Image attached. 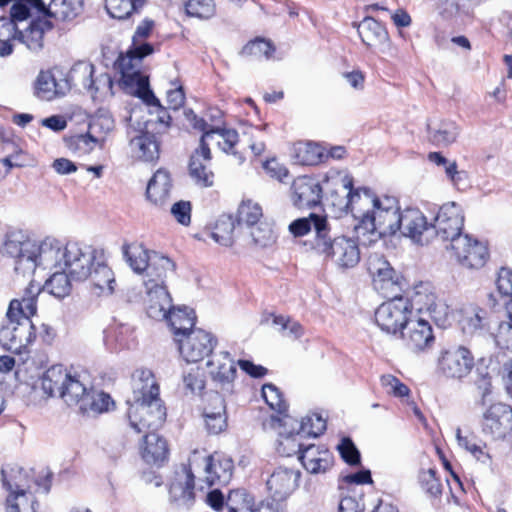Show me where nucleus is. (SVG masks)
I'll return each instance as SVG.
<instances>
[{
	"mask_svg": "<svg viewBox=\"0 0 512 512\" xmlns=\"http://www.w3.org/2000/svg\"><path fill=\"white\" fill-rule=\"evenodd\" d=\"M322 188L313 178L298 177L292 184V200L298 208H311L320 203Z\"/></svg>",
	"mask_w": 512,
	"mask_h": 512,
	"instance_id": "nucleus-32",
	"label": "nucleus"
},
{
	"mask_svg": "<svg viewBox=\"0 0 512 512\" xmlns=\"http://www.w3.org/2000/svg\"><path fill=\"white\" fill-rule=\"evenodd\" d=\"M459 322L464 333L469 335L481 333L488 327L487 311L470 305L462 309Z\"/></svg>",
	"mask_w": 512,
	"mask_h": 512,
	"instance_id": "nucleus-46",
	"label": "nucleus"
},
{
	"mask_svg": "<svg viewBox=\"0 0 512 512\" xmlns=\"http://www.w3.org/2000/svg\"><path fill=\"white\" fill-rule=\"evenodd\" d=\"M428 137L438 147H446L454 143L460 133L457 124L452 120L430 121L427 124Z\"/></svg>",
	"mask_w": 512,
	"mask_h": 512,
	"instance_id": "nucleus-45",
	"label": "nucleus"
},
{
	"mask_svg": "<svg viewBox=\"0 0 512 512\" xmlns=\"http://www.w3.org/2000/svg\"><path fill=\"white\" fill-rule=\"evenodd\" d=\"M400 214L397 200L394 197H383L373 217L374 229L367 230L368 242H375L381 237L392 236L399 232Z\"/></svg>",
	"mask_w": 512,
	"mask_h": 512,
	"instance_id": "nucleus-14",
	"label": "nucleus"
},
{
	"mask_svg": "<svg viewBox=\"0 0 512 512\" xmlns=\"http://www.w3.org/2000/svg\"><path fill=\"white\" fill-rule=\"evenodd\" d=\"M262 397L270 409L278 414H284L287 411V404L283 399L281 391L272 383L262 386Z\"/></svg>",
	"mask_w": 512,
	"mask_h": 512,
	"instance_id": "nucleus-62",
	"label": "nucleus"
},
{
	"mask_svg": "<svg viewBox=\"0 0 512 512\" xmlns=\"http://www.w3.org/2000/svg\"><path fill=\"white\" fill-rule=\"evenodd\" d=\"M151 250L146 249L140 243H125L122 246V254L130 266L137 274H143L150 260Z\"/></svg>",
	"mask_w": 512,
	"mask_h": 512,
	"instance_id": "nucleus-48",
	"label": "nucleus"
},
{
	"mask_svg": "<svg viewBox=\"0 0 512 512\" xmlns=\"http://www.w3.org/2000/svg\"><path fill=\"white\" fill-rule=\"evenodd\" d=\"M93 73L94 66L92 64L79 62L71 68L65 80H68L69 88L74 85L91 92L95 84Z\"/></svg>",
	"mask_w": 512,
	"mask_h": 512,
	"instance_id": "nucleus-54",
	"label": "nucleus"
},
{
	"mask_svg": "<svg viewBox=\"0 0 512 512\" xmlns=\"http://www.w3.org/2000/svg\"><path fill=\"white\" fill-rule=\"evenodd\" d=\"M472 383L479 397L478 403L482 406L492 401L494 394V386L492 376L487 367H477L474 373Z\"/></svg>",
	"mask_w": 512,
	"mask_h": 512,
	"instance_id": "nucleus-55",
	"label": "nucleus"
},
{
	"mask_svg": "<svg viewBox=\"0 0 512 512\" xmlns=\"http://www.w3.org/2000/svg\"><path fill=\"white\" fill-rule=\"evenodd\" d=\"M451 250L457 262L469 269L483 267L488 258L486 245L468 234L453 239Z\"/></svg>",
	"mask_w": 512,
	"mask_h": 512,
	"instance_id": "nucleus-18",
	"label": "nucleus"
},
{
	"mask_svg": "<svg viewBox=\"0 0 512 512\" xmlns=\"http://www.w3.org/2000/svg\"><path fill=\"white\" fill-rule=\"evenodd\" d=\"M382 198H378L369 188H358L352 191L349 198V209L357 221L354 231L357 238H365L367 230L374 229L373 217Z\"/></svg>",
	"mask_w": 512,
	"mask_h": 512,
	"instance_id": "nucleus-8",
	"label": "nucleus"
},
{
	"mask_svg": "<svg viewBox=\"0 0 512 512\" xmlns=\"http://www.w3.org/2000/svg\"><path fill=\"white\" fill-rule=\"evenodd\" d=\"M464 225V216L461 207L455 202H449L442 205L431 223L433 228V238L439 237L443 241H450L463 236L462 229Z\"/></svg>",
	"mask_w": 512,
	"mask_h": 512,
	"instance_id": "nucleus-16",
	"label": "nucleus"
},
{
	"mask_svg": "<svg viewBox=\"0 0 512 512\" xmlns=\"http://www.w3.org/2000/svg\"><path fill=\"white\" fill-rule=\"evenodd\" d=\"M235 222L231 216L222 215L217 220L211 237L222 246L229 247L234 242Z\"/></svg>",
	"mask_w": 512,
	"mask_h": 512,
	"instance_id": "nucleus-57",
	"label": "nucleus"
},
{
	"mask_svg": "<svg viewBox=\"0 0 512 512\" xmlns=\"http://www.w3.org/2000/svg\"><path fill=\"white\" fill-rule=\"evenodd\" d=\"M318 233L320 235L315 252L330 260L338 269H351L360 262L357 240L344 235L332 237L330 231L326 234Z\"/></svg>",
	"mask_w": 512,
	"mask_h": 512,
	"instance_id": "nucleus-4",
	"label": "nucleus"
},
{
	"mask_svg": "<svg viewBox=\"0 0 512 512\" xmlns=\"http://www.w3.org/2000/svg\"><path fill=\"white\" fill-rule=\"evenodd\" d=\"M368 271L373 288L383 297L399 295L406 286L404 277L379 254L375 253L369 257Z\"/></svg>",
	"mask_w": 512,
	"mask_h": 512,
	"instance_id": "nucleus-9",
	"label": "nucleus"
},
{
	"mask_svg": "<svg viewBox=\"0 0 512 512\" xmlns=\"http://www.w3.org/2000/svg\"><path fill=\"white\" fill-rule=\"evenodd\" d=\"M52 28V22L42 14L33 19L27 28L19 30L18 41L30 51L38 52L43 48L44 34Z\"/></svg>",
	"mask_w": 512,
	"mask_h": 512,
	"instance_id": "nucleus-38",
	"label": "nucleus"
},
{
	"mask_svg": "<svg viewBox=\"0 0 512 512\" xmlns=\"http://www.w3.org/2000/svg\"><path fill=\"white\" fill-rule=\"evenodd\" d=\"M41 292V284L31 280L20 298L10 301L6 317L8 319H15V316H17L20 318L28 317L30 319L37 312V302Z\"/></svg>",
	"mask_w": 512,
	"mask_h": 512,
	"instance_id": "nucleus-30",
	"label": "nucleus"
},
{
	"mask_svg": "<svg viewBox=\"0 0 512 512\" xmlns=\"http://www.w3.org/2000/svg\"><path fill=\"white\" fill-rule=\"evenodd\" d=\"M216 343V339L203 329H194L184 339L178 338L180 354L188 363L203 360L212 353Z\"/></svg>",
	"mask_w": 512,
	"mask_h": 512,
	"instance_id": "nucleus-19",
	"label": "nucleus"
},
{
	"mask_svg": "<svg viewBox=\"0 0 512 512\" xmlns=\"http://www.w3.org/2000/svg\"><path fill=\"white\" fill-rule=\"evenodd\" d=\"M293 445L297 447L294 452L299 453L301 464L310 474L325 473L333 466V454L325 446L310 444L304 447L295 442Z\"/></svg>",
	"mask_w": 512,
	"mask_h": 512,
	"instance_id": "nucleus-25",
	"label": "nucleus"
},
{
	"mask_svg": "<svg viewBox=\"0 0 512 512\" xmlns=\"http://www.w3.org/2000/svg\"><path fill=\"white\" fill-rule=\"evenodd\" d=\"M251 228V236L256 245L268 247L275 242L276 236L269 223L260 222Z\"/></svg>",
	"mask_w": 512,
	"mask_h": 512,
	"instance_id": "nucleus-63",
	"label": "nucleus"
},
{
	"mask_svg": "<svg viewBox=\"0 0 512 512\" xmlns=\"http://www.w3.org/2000/svg\"><path fill=\"white\" fill-rule=\"evenodd\" d=\"M410 350L419 352L431 346L434 341L429 322L421 316L413 314L399 336Z\"/></svg>",
	"mask_w": 512,
	"mask_h": 512,
	"instance_id": "nucleus-23",
	"label": "nucleus"
},
{
	"mask_svg": "<svg viewBox=\"0 0 512 512\" xmlns=\"http://www.w3.org/2000/svg\"><path fill=\"white\" fill-rule=\"evenodd\" d=\"M185 12L190 17L208 20L216 14V5L214 0H188Z\"/></svg>",
	"mask_w": 512,
	"mask_h": 512,
	"instance_id": "nucleus-61",
	"label": "nucleus"
},
{
	"mask_svg": "<svg viewBox=\"0 0 512 512\" xmlns=\"http://www.w3.org/2000/svg\"><path fill=\"white\" fill-rule=\"evenodd\" d=\"M474 365L472 352L459 345L441 353L437 369L443 377L461 381L471 373Z\"/></svg>",
	"mask_w": 512,
	"mask_h": 512,
	"instance_id": "nucleus-15",
	"label": "nucleus"
},
{
	"mask_svg": "<svg viewBox=\"0 0 512 512\" xmlns=\"http://www.w3.org/2000/svg\"><path fill=\"white\" fill-rule=\"evenodd\" d=\"M210 401L214 407L213 409H205L206 427L209 433L219 434L226 427L224 399L218 393H214L210 396Z\"/></svg>",
	"mask_w": 512,
	"mask_h": 512,
	"instance_id": "nucleus-47",
	"label": "nucleus"
},
{
	"mask_svg": "<svg viewBox=\"0 0 512 512\" xmlns=\"http://www.w3.org/2000/svg\"><path fill=\"white\" fill-rule=\"evenodd\" d=\"M1 474L3 486L10 492L7 498V512H35L34 497L31 496L29 500L26 491L18 483L8 479L4 469Z\"/></svg>",
	"mask_w": 512,
	"mask_h": 512,
	"instance_id": "nucleus-41",
	"label": "nucleus"
},
{
	"mask_svg": "<svg viewBox=\"0 0 512 512\" xmlns=\"http://www.w3.org/2000/svg\"><path fill=\"white\" fill-rule=\"evenodd\" d=\"M174 262L156 251L150 254V260L144 271L143 285L146 292V311L150 318L165 316L170 307L171 295L166 286L169 274L174 273Z\"/></svg>",
	"mask_w": 512,
	"mask_h": 512,
	"instance_id": "nucleus-2",
	"label": "nucleus"
},
{
	"mask_svg": "<svg viewBox=\"0 0 512 512\" xmlns=\"http://www.w3.org/2000/svg\"><path fill=\"white\" fill-rule=\"evenodd\" d=\"M172 181L168 171L158 169L150 181L146 189L147 199L157 207H165L171 197Z\"/></svg>",
	"mask_w": 512,
	"mask_h": 512,
	"instance_id": "nucleus-37",
	"label": "nucleus"
},
{
	"mask_svg": "<svg viewBox=\"0 0 512 512\" xmlns=\"http://www.w3.org/2000/svg\"><path fill=\"white\" fill-rule=\"evenodd\" d=\"M68 90V80H57L51 71H41L37 76L35 94L42 100L51 101L65 95Z\"/></svg>",
	"mask_w": 512,
	"mask_h": 512,
	"instance_id": "nucleus-42",
	"label": "nucleus"
},
{
	"mask_svg": "<svg viewBox=\"0 0 512 512\" xmlns=\"http://www.w3.org/2000/svg\"><path fill=\"white\" fill-rule=\"evenodd\" d=\"M329 228L327 218L314 213H311L309 217L296 219L289 225V231L295 237H301L313 231L315 236L312 242V248L315 251L320 235L318 232L326 234L329 232Z\"/></svg>",
	"mask_w": 512,
	"mask_h": 512,
	"instance_id": "nucleus-43",
	"label": "nucleus"
},
{
	"mask_svg": "<svg viewBox=\"0 0 512 512\" xmlns=\"http://www.w3.org/2000/svg\"><path fill=\"white\" fill-rule=\"evenodd\" d=\"M382 198H378L369 188H358L352 191L349 198V209L357 221L354 231L357 238H365L367 230L374 229L373 217Z\"/></svg>",
	"mask_w": 512,
	"mask_h": 512,
	"instance_id": "nucleus-7",
	"label": "nucleus"
},
{
	"mask_svg": "<svg viewBox=\"0 0 512 512\" xmlns=\"http://www.w3.org/2000/svg\"><path fill=\"white\" fill-rule=\"evenodd\" d=\"M375 311V323L388 335L399 336L413 314L407 298L399 295L390 296Z\"/></svg>",
	"mask_w": 512,
	"mask_h": 512,
	"instance_id": "nucleus-6",
	"label": "nucleus"
},
{
	"mask_svg": "<svg viewBox=\"0 0 512 512\" xmlns=\"http://www.w3.org/2000/svg\"><path fill=\"white\" fill-rule=\"evenodd\" d=\"M154 319H166L178 342V338L184 339L190 331L194 330L193 327L195 325L196 315L192 309H188L187 307L175 308L171 300L170 307L165 311V316Z\"/></svg>",
	"mask_w": 512,
	"mask_h": 512,
	"instance_id": "nucleus-36",
	"label": "nucleus"
},
{
	"mask_svg": "<svg viewBox=\"0 0 512 512\" xmlns=\"http://www.w3.org/2000/svg\"><path fill=\"white\" fill-rule=\"evenodd\" d=\"M19 28L13 19L0 17V57H7L13 52L11 41H18Z\"/></svg>",
	"mask_w": 512,
	"mask_h": 512,
	"instance_id": "nucleus-56",
	"label": "nucleus"
},
{
	"mask_svg": "<svg viewBox=\"0 0 512 512\" xmlns=\"http://www.w3.org/2000/svg\"><path fill=\"white\" fill-rule=\"evenodd\" d=\"M153 123L148 121L146 130L130 139V149L134 155L144 161H153L159 157V141L154 130Z\"/></svg>",
	"mask_w": 512,
	"mask_h": 512,
	"instance_id": "nucleus-35",
	"label": "nucleus"
},
{
	"mask_svg": "<svg viewBox=\"0 0 512 512\" xmlns=\"http://www.w3.org/2000/svg\"><path fill=\"white\" fill-rule=\"evenodd\" d=\"M159 398V385L153 372L146 368L136 369L132 374V400L137 402Z\"/></svg>",
	"mask_w": 512,
	"mask_h": 512,
	"instance_id": "nucleus-34",
	"label": "nucleus"
},
{
	"mask_svg": "<svg viewBox=\"0 0 512 512\" xmlns=\"http://www.w3.org/2000/svg\"><path fill=\"white\" fill-rule=\"evenodd\" d=\"M295 161L301 165H317L324 161L323 147L312 142H299L294 146Z\"/></svg>",
	"mask_w": 512,
	"mask_h": 512,
	"instance_id": "nucleus-51",
	"label": "nucleus"
},
{
	"mask_svg": "<svg viewBox=\"0 0 512 512\" xmlns=\"http://www.w3.org/2000/svg\"><path fill=\"white\" fill-rule=\"evenodd\" d=\"M206 366L212 380L222 389L231 391L232 383L236 377V365L228 351L215 353L207 361Z\"/></svg>",
	"mask_w": 512,
	"mask_h": 512,
	"instance_id": "nucleus-27",
	"label": "nucleus"
},
{
	"mask_svg": "<svg viewBox=\"0 0 512 512\" xmlns=\"http://www.w3.org/2000/svg\"><path fill=\"white\" fill-rule=\"evenodd\" d=\"M357 31L367 47L385 51L389 46L390 38L386 28L373 17H365L359 22Z\"/></svg>",
	"mask_w": 512,
	"mask_h": 512,
	"instance_id": "nucleus-33",
	"label": "nucleus"
},
{
	"mask_svg": "<svg viewBox=\"0 0 512 512\" xmlns=\"http://www.w3.org/2000/svg\"><path fill=\"white\" fill-rule=\"evenodd\" d=\"M399 232L419 245H426L433 239V228L418 208H407L400 214Z\"/></svg>",
	"mask_w": 512,
	"mask_h": 512,
	"instance_id": "nucleus-20",
	"label": "nucleus"
},
{
	"mask_svg": "<svg viewBox=\"0 0 512 512\" xmlns=\"http://www.w3.org/2000/svg\"><path fill=\"white\" fill-rule=\"evenodd\" d=\"M407 299L411 305L412 314L426 311L437 325L445 326L451 309L443 300L438 299L430 283L416 284Z\"/></svg>",
	"mask_w": 512,
	"mask_h": 512,
	"instance_id": "nucleus-11",
	"label": "nucleus"
},
{
	"mask_svg": "<svg viewBox=\"0 0 512 512\" xmlns=\"http://www.w3.org/2000/svg\"><path fill=\"white\" fill-rule=\"evenodd\" d=\"M68 374L61 365L49 368L41 378L43 391L48 396L58 394L61 397V390H64Z\"/></svg>",
	"mask_w": 512,
	"mask_h": 512,
	"instance_id": "nucleus-53",
	"label": "nucleus"
},
{
	"mask_svg": "<svg viewBox=\"0 0 512 512\" xmlns=\"http://www.w3.org/2000/svg\"><path fill=\"white\" fill-rule=\"evenodd\" d=\"M71 280L67 271L57 269L54 270L52 276L46 281L45 287L55 297L63 298L70 292Z\"/></svg>",
	"mask_w": 512,
	"mask_h": 512,
	"instance_id": "nucleus-58",
	"label": "nucleus"
},
{
	"mask_svg": "<svg viewBox=\"0 0 512 512\" xmlns=\"http://www.w3.org/2000/svg\"><path fill=\"white\" fill-rule=\"evenodd\" d=\"M189 460L197 474L198 482H204L207 487L225 485L232 478L233 462L222 454L203 456L195 451Z\"/></svg>",
	"mask_w": 512,
	"mask_h": 512,
	"instance_id": "nucleus-5",
	"label": "nucleus"
},
{
	"mask_svg": "<svg viewBox=\"0 0 512 512\" xmlns=\"http://www.w3.org/2000/svg\"><path fill=\"white\" fill-rule=\"evenodd\" d=\"M88 279H90L93 287L98 290V295H111L114 292L116 285L114 272L108 266L102 251L93 267H91Z\"/></svg>",
	"mask_w": 512,
	"mask_h": 512,
	"instance_id": "nucleus-39",
	"label": "nucleus"
},
{
	"mask_svg": "<svg viewBox=\"0 0 512 512\" xmlns=\"http://www.w3.org/2000/svg\"><path fill=\"white\" fill-rule=\"evenodd\" d=\"M128 409L129 422L137 433L156 430L162 426L166 418V409L161 399L130 402Z\"/></svg>",
	"mask_w": 512,
	"mask_h": 512,
	"instance_id": "nucleus-12",
	"label": "nucleus"
},
{
	"mask_svg": "<svg viewBox=\"0 0 512 512\" xmlns=\"http://www.w3.org/2000/svg\"><path fill=\"white\" fill-rule=\"evenodd\" d=\"M279 422H283V425L291 427L290 430L280 432L281 435L286 434L285 442L289 445L290 443L296 442L294 436L300 437H318L326 429V421L319 414L307 415L302 418L301 421L294 419L289 415H284Z\"/></svg>",
	"mask_w": 512,
	"mask_h": 512,
	"instance_id": "nucleus-24",
	"label": "nucleus"
},
{
	"mask_svg": "<svg viewBox=\"0 0 512 512\" xmlns=\"http://www.w3.org/2000/svg\"><path fill=\"white\" fill-rule=\"evenodd\" d=\"M113 405L114 401L109 394L91 388L89 395L82 400L79 411L87 415H97L108 412Z\"/></svg>",
	"mask_w": 512,
	"mask_h": 512,
	"instance_id": "nucleus-50",
	"label": "nucleus"
},
{
	"mask_svg": "<svg viewBox=\"0 0 512 512\" xmlns=\"http://www.w3.org/2000/svg\"><path fill=\"white\" fill-rule=\"evenodd\" d=\"M155 26L154 20L150 18L143 19L132 36V43L124 55L118 58L119 66H126L130 64H141L144 57L154 52L153 46L146 42Z\"/></svg>",
	"mask_w": 512,
	"mask_h": 512,
	"instance_id": "nucleus-21",
	"label": "nucleus"
},
{
	"mask_svg": "<svg viewBox=\"0 0 512 512\" xmlns=\"http://www.w3.org/2000/svg\"><path fill=\"white\" fill-rule=\"evenodd\" d=\"M197 474L190 460L176 467L168 481L169 502L177 509H190L195 502Z\"/></svg>",
	"mask_w": 512,
	"mask_h": 512,
	"instance_id": "nucleus-10",
	"label": "nucleus"
},
{
	"mask_svg": "<svg viewBox=\"0 0 512 512\" xmlns=\"http://www.w3.org/2000/svg\"><path fill=\"white\" fill-rule=\"evenodd\" d=\"M141 455L148 464H162L168 458V445L165 439L159 436L154 430L144 432Z\"/></svg>",
	"mask_w": 512,
	"mask_h": 512,
	"instance_id": "nucleus-44",
	"label": "nucleus"
},
{
	"mask_svg": "<svg viewBox=\"0 0 512 512\" xmlns=\"http://www.w3.org/2000/svg\"><path fill=\"white\" fill-rule=\"evenodd\" d=\"M494 340L500 349L512 351V314L499 324Z\"/></svg>",
	"mask_w": 512,
	"mask_h": 512,
	"instance_id": "nucleus-64",
	"label": "nucleus"
},
{
	"mask_svg": "<svg viewBox=\"0 0 512 512\" xmlns=\"http://www.w3.org/2000/svg\"><path fill=\"white\" fill-rule=\"evenodd\" d=\"M466 0H436L438 15L453 26L466 25L474 18V10Z\"/></svg>",
	"mask_w": 512,
	"mask_h": 512,
	"instance_id": "nucleus-31",
	"label": "nucleus"
},
{
	"mask_svg": "<svg viewBox=\"0 0 512 512\" xmlns=\"http://www.w3.org/2000/svg\"><path fill=\"white\" fill-rule=\"evenodd\" d=\"M141 64L119 66L122 82L127 87H135L136 95L147 105L160 107V102L149 88L148 78L140 71Z\"/></svg>",
	"mask_w": 512,
	"mask_h": 512,
	"instance_id": "nucleus-29",
	"label": "nucleus"
},
{
	"mask_svg": "<svg viewBox=\"0 0 512 512\" xmlns=\"http://www.w3.org/2000/svg\"><path fill=\"white\" fill-rule=\"evenodd\" d=\"M217 137V145L226 153H232L238 158L239 163L244 161L241 153L234 150L239 141L238 133L234 129L218 128L206 131L200 139V146L192 154L189 162V174L195 183L201 187H210L213 185L214 174L208 169L207 164L211 160L210 148L207 140Z\"/></svg>",
	"mask_w": 512,
	"mask_h": 512,
	"instance_id": "nucleus-3",
	"label": "nucleus"
},
{
	"mask_svg": "<svg viewBox=\"0 0 512 512\" xmlns=\"http://www.w3.org/2000/svg\"><path fill=\"white\" fill-rule=\"evenodd\" d=\"M262 215V208L258 203L251 200L243 201L238 208L237 222L239 225L245 224L253 227L260 223Z\"/></svg>",
	"mask_w": 512,
	"mask_h": 512,
	"instance_id": "nucleus-59",
	"label": "nucleus"
},
{
	"mask_svg": "<svg viewBox=\"0 0 512 512\" xmlns=\"http://www.w3.org/2000/svg\"><path fill=\"white\" fill-rule=\"evenodd\" d=\"M145 4L146 0H106L105 8L111 17L123 20L138 14Z\"/></svg>",
	"mask_w": 512,
	"mask_h": 512,
	"instance_id": "nucleus-52",
	"label": "nucleus"
},
{
	"mask_svg": "<svg viewBox=\"0 0 512 512\" xmlns=\"http://www.w3.org/2000/svg\"><path fill=\"white\" fill-rule=\"evenodd\" d=\"M301 473L297 469L277 467L266 481L274 501L286 500L298 487Z\"/></svg>",
	"mask_w": 512,
	"mask_h": 512,
	"instance_id": "nucleus-26",
	"label": "nucleus"
},
{
	"mask_svg": "<svg viewBox=\"0 0 512 512\" xmlns=\"http://www.w3.org/2000/svg\"><path fill=\"white\" fill-rule=\"evenodd\" d=\"M336 188L331 190L326 197L327 205L334 209L340 216L349 209V198L353 186V177L349 174H339L335 180Z\"/></svg>",
	"mask_w": 512,
	"mask_h": 512,
	"instance_id": "nucleus-40",
	"label": "nucleus"
},
{
	"mask_svg": "<svg viewBox=\"0 0 512 512\" xmlns=\"http://www.w3.org/2000/svg\"><path fill=\"white\" fill-rule=\"evenodd\" d=\"M101 251L81 246L76 242L66 243L65 256L61 270H65L74 281L87 280L91 267Z\"/></svg>",
	"mask_w": 512,
	"mask_h": 512,
	"instance_id": "nucleus-13",
	"label": "nucleus"
},
{
	"mask_svg": "<svg viewBox=\"0 0 512 512\" xmlns=\"http://www.w3.org/2000/svg\"><path fill=\"white\" fill-rule=\"evenodd\" d=\"M3 246L6 253L14 258L15 272L23 277H31L37 267L61 269L66 249V244L54 237L36 241L20 230L8 231Z\"/></svg>",
	"mask_w": 512,
	"mask_h": 512,
	"instance_id": "nucleus-1",
	"label": "nucleus"
},
{
	"mask_svg": "<svg viewBox=\"0 0 512 512\" xmlns=\"http://www.w3.org/2000/svg\"><path fill=\"white\" fill-rule=\"evenodd\" d=\"M33 5L47 18L71 22L82 13L84 3L83 0H51L46 6L42 0H33Z\"/></svg>",
	"mask_w": 512,
	"mask_h": 512,
	"instance_id": "nucleus-28",
	"label": "nucleus"
},
{
	"mask_svg": "<svg viewBox=\"0 0 512 512\" xmlns=\"http://www.w3.org/2000/svg\"><path fill=\"white\" fill-rule=\"evenodd\" d=\"M482 431L494 439H502L512 431V407L504 403L491 404L483 413Z\"/></svg>",
	"mask_w": 512,
	"mask_h": 512,
	"instance_id": "nucleus-22",
	"label": "nucleus"
},
{
	"mask_svg": "<svg viewBox=\"0 0 512 512\" xmlns=\"http://www.w3.org/2000/svg\"><path fill=\"white\" fill-rule=\"evenodd\" d=\"M36 338L34 325L28 317L8 319L0 327V342L7 350L18 351L31 343Z\"/></svg>",
	"mask_w": 512,
	"mask_h": 512,
	"instance_id": "nucleus-17",
	"label": "nucleus"
},
{
	"mask_svg": "<svg viewBox=\"0 0 512 512\" xmlns=\"http://www.w3.org/2000/svg\"><path fill=\"white\" fill-rule=\"evenodd\" d=\"M90 389L88 388L85 380L80 375L68 374L64 390H61V398L69 406H82V400L86 395H89Z\"/></svg>",
	"mask_w": 512,
	"mask_h": 512,
	"instance_id": "nucleus-49",
	"label": "nucleus"
},
{
	"mask_svg": "<svg viewBox=\"0 0 512 512\" xmlns=\"http://www.w3.org/2000/svg\"><path fill=\"white\" fill-rule=\"evenodd\" d=\"M253 505V498L243 489L231 491L226 500L228 512H253Z\"/></svg>",
	"mask_w": 512,
	"mask_h": 512,
	"instance_id": "nucleus-60",
	"label": "nucleus"
}]
</instances>
